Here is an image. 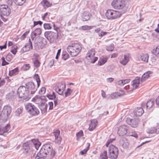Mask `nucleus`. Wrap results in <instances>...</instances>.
I'll return each instance as SVG.
<instances>
[{
	"instance_id": "obj_1",
	"label": "nucleus",
	"mask_w": 159,
	"mask_h": 159,
	"mask_svg": "<svg viewBox=\"0 0 159 159\" xmlns=\"http://www.w3.org/2000/svg\"><path fill=\"white\" fill-rule=\"evenodd\" d=\"M39 153L41 156L47 159H52L54 157L55 152L51 145L46 144L42 147Z\"/></svg>"
},
{
	"instance_id": "obj_2",
	"label": "nucleus",
	"mask_w": 159,
	"mask_h": 159,
	"mask_svg": "<svg viewBox=\"0 0 159 159\" xmlns=\"http://www.w3.org/2000/svg\"><path fill=\"white\" fill-rule=\"evenodd\" d=\"M17 95L20 101L24 102L28 101L32 96L25 86H21L18 88Z\"/></svg>"
},
{
	"instance_id": "obj_3",
	"label": "nucleus",
	"mask_w": 159,
	"mask_h": 159,
	"mask_svg": "<svg viewBox=\"0 0 159 159\" xmlns=\"http://www.w3.org/2000/svg\"><path fill=\"white\" fill-rule=\"evenodd\" d=\"M81 46L78 43H72L69 45L67 48V50L72 57L77 56L81 52Z\"/></svg>"
},
{
	"instance_id": "obj_4",
	"label": "nucleus",
	"mask_w": 159,
	"mask_h": 159,
	"mask_svg": "<svg viewBox=\"0 0 159 159\" xmlns=\"http://www.w3.org/2000/svg\"><path fill=\"white\" fill-rule=\"evenodd\" d=\"M118 154L119 150L113 144H110L108 149L109 158L110 159H116Z\"/></svg>"
},
{
	"instance_id": "obj_5",
	"label": "nucleus",
	"mask_w": 159,
	"mask_h": 159,
	"mask_svg": "<svg viewBox=\"0 0 159 159\" xmlns=\"http://www.w3.org/2000/svg\"><path fill=\"white\" fill-rule=\"evenodd\" d=\"M34 40V45L36 49H42L46 44L45 39L40 36H37Z\"/></svg>"
},
{
	"instance_id": "obj_6",
	"label": "nucleus",
	"mask_w": 159,
	"mask_h": 159,
	"mask_svg": "<svg viewBox=\"0 0 159 159\" xmlns=\"http://www.w3.org/2000/svg\"><path fill=\"white\" fill-rule=\"evenodd\" d=\"M44 35L50 42L52 43L58 38V31L55 30L54 32L46 31L44 33Z\"/></svg>"
},
{
	"instance_id": "obj_7",
	"label": "nucleus",
	"mask_w": 159,
	"mask_h": 159,
	"mask_svg": "<svg viewBox=\"0 0 159 159\" xmlns=\"http://www.w3.org/2000/svg\"><path fill=\"white\" fill-rule=\"evenodd\" d=\"M32 140L24 143L23 144V152L27 156H28L32 153L33 150Z\"/></svg>"
},
{
	"instance_id": "obj_8",
	"label": "nucleus",
	"mask_w": 159,
	"mask_h": 159,
	"mask_svg": "<svg viewBox=\"0 0 159 159\" xmlns=\"http://www.w3.org/2000/svg\"><path fill=\"white\" fill-rule=\"evenodd\" d=\"M27 111L32 116H36L39 114V111L38 109L31 103H28L25 105Z\"/></svg>"
},
{
	"instance_id": "obj_9",
	"label": "nucleus",
	"mask_w": 159,
	"mask_h": 159,
	"mask_svg": "<svg viewBox=\"0 0 159 159\" xmlns=\"http://www.w3.org/2000/svg\"><path fill=\"white\" fill-rule=\"evenodd\" d=\"M107 18L109 20H114L120 17L121 14L119 11L108 10L106 13Z\"/></svg>"
},
{
	"instance_id": "obj_10",
	"label": "nucleus",
	"mask_w": 159,
	"mask_h": 159,
	"mask_svg": "<svg viewBox=\"0 0 159 159\" xmlns=\"http://www.w3.org/2000/svg\"><path fill=\"white\" fill-rule=\"evenodd\" d=\"M111 5L116 9H121L125 7V1L123 0H113Z\"/></svg>"
},
{
	"instance_id": "obj_11",
	"label": "nucleus",
	"mask_w": 159,
	"mask_h": 159,
	"mask_svg": "<svg viewBox=\"0 0 159 159\" xmlns=\"http://www.w3.org/2000/svg\"><path fill=\"white\" fill-rule=\"evenodd\" d=\"M11 10L8 6L5 4L0 5V15L7 16L10 14Z\"/></svg>"
},
{
	"instance_id": "obj_12",
	"label": "nucleus",
	"mask_w": 159,
	"mask_h": 159,
	"mask_svg": "<svg viewBox=\"0 0 159 159\" xmlns=\"http://www.w3.org/2000/svg\"><path fill=\"white\" fill-rule=\"evenodd\" d=\"M12 108L9 105L5 106L2 111L4 119L6 120L9 118L11 112Z\"/></svg>"
},
{
	"instance_id": "obj_13",
	"label": "nucleus",
	"mask_w": 159,
	"mask_h": 159,
	"mask_svg": "<svg viewBox=\"0 0 159 159\" xmlns=\"http://www.w3.org/2000/svg\"><path fill=\"white\" fill-rule=\"evenodd\" d=\"M25 86L32 95L37 90V88L36 87L34 83L33 82L30 81L26 83Z\"/></svg>"
},
{
	"instance_id": "obj_14",
	"label": "nucleus",
	"mask_w": 159,
	"mask_h": 159,
	"mask_svg": "<svg viewBox=\"0 0 159 159\" xmlns=\"http://www.w3.org/2000/svg\"><path fill=\"white\" fill-rule=\"evenodd\" d=\"M139 120L138 119H131L127 118L126 122L127 123L134 128H136L138 126Z\"/></svg>"
},
{
	"instance_id": "obj_15",
	"label": "nucleus",
	"mask_w": 159,
	"mask_h": 159,
	"mask_svg": "<svg viewBox=\"0 0 159 159\" xmlns=\"http://www.w3.org/2000/svg\"><path fill=\"white\" fill-rule=\"evenodd\" d=\"M128 127L125 125L120 126L117 131V134L120 136H123L127 133Z\"/></svg>"
},
{
	"instance_id": "obj_16",
	"label": "nucleus",
	"mask_w": 159,
	"mask_h": 159,
	"mask_svg": "<svg viewBox=\"0 0 159 159\" xmlns=\"http://www.w3.org/2000/svg\"><path fill=\"white\" fill-rule=\"evenodd\" d=\"M32 44L30 39H29L28 43L22 48L21 52H25L29 51L30 49H32Z\"/></svg>"
},
{
	"instance_id": "obj_17",
	"label": "nucleus",
	"mask_w": 159,
	"mask_h": 159,
	"mask_svg": "<svg viewBox=\"0 0 159 159\" xmlns=\"http://www.w3.org/2000/svg\"><path fill=\"white\" fill-rule=\"evenodd\" d=\"M120 144L124 148L126 149L129 147V141L125 138H123L119 141Z\"/></svg>"
},
{
	"instance_id": "obj_18",
	"label": "nucleus",
	"mask_w": 159,
	"mask_h": 159,
	"mask_svg": "<svg viewBox=\"0 0 159 159\" xmlns=\"http://www.w3.org/2000/svg\"><path fill=\"white\" fill-rule=\"evenodd\" d=\"M10 128V125L7 124L5 127H0V135L5 136V133L8 132Z\"/></svg>"
},
{
	"instance_id": "obj_19",
	"label": "nucleus",
	"mask_w": 159,
	"mask_h": 159,
	"mask_svg": "<svg viewBox=\"0 0 159 159\" xmlns=\"http://www.w3.org/2000/svg\"><path fill=\"white\" fill-rule=\"evenodd\" d=\"M42 32L41 30L39 28L36 29L35 30L32 32L31 34V38L33 40L36 36L40 35Z\"/></svg>"
},
{
	"instance_id": "obj_20",
	"label": "nucleus",
	"mask_w": 159,
	"mask_h": 159,
	"mask_svg": "<svg viewBox=\"0 0 159 159\" xmlns=\"http://www.w3.org/2000/svg\"><path fill=\"white\" fill-rule=\"evenodd\" d=\"M134 115L136 116H141L144 113V111L142 107H137L134 111Z\"/></svg>"
},
{
	"instance_id": "obj_21",
	"label": "nucleus",
	"mask_w": 159,
	"mask_h": 159,
	"mask_svg": "<svg viewBox=\"0 0 159 159\" xmlns=\"http://www.w3.org/2000/svg\"><path fill=\"white\" fill-rule=\"evenodd\" d=\"M98 121L96 119H93L91 121L89 129L90 131L94 130L97 125Z\"/></svg>"
},
{
	"instance_id": "obj_22",
	"label": "nucleus",
	"mask_w": 159,
	"mask_h": 159,
	"mask_svg": "<svg viewBox=\"0 0 159 159\" xmlns=\"http://www.w3.org/2000/svg\"><path fill=\"white\" fill-rule=\"evenodd\" d=\"M32 141L33 150L34 148H35L37 150H38L39 147L41 145V143L37 139H32Z\"/></svg>"
},
{
	"instance_id": "obj_23",
	"label": "nucleus",
	"mask_w": 159,
	"mask_h": 159,
	"mask_svg": "<svg viewBox=\"0 0 159 159\" xmlns=\"http://www.w3.org/2000/svg\"><path fill=\"white\" fill-rule=\"evenodd\" d=\"M91 16V14L89 12L85 11L82 16V20L83 21L87 20H89Z\"/></svg>"
},
{
	"instance_id": "obj_24",
	"label": "nucleus",
	"mask_w": 159,
	"mask_h": 159,
	"mask_svg": "<svg viewBox=\"0 0 159 159\" xmlns=\"http://www.w3.org/2000/svg\"><path fill=\"white\" fill-rule=\"evenodd\" d=\"M148 54L141 53L140 55L139 58L142 61L147 62L148 61Z\"/></svg>"
},
{
	"instance_id": "obj_25",
	"label": "nucleus",
	"mask_w": 159,
	"mask_h": 159,
	"mask_svg": "<svg viewBox=\"0 0 159 159\" xmlns=\"http://www.w3.org/2000/svg\"><path fill=\"white\" fill-rule=\"evenodd\" d=\"M147 132L151 134L154 133H156L157 134H158L159 133V127L152 128L148 129Z\"/></svg>"
},
{
	"instance_id": "obj_26",
	"label": "nucleus",
	"mask_w": 159,
	"mask_h": 159,
	"mask_svg": "<svg viewBox=\"0 0 159 159\" xmlns=\"http://www.w3.org/2000/svg\"><path fill=\"white\" fill-rule=\"evenodd\" d=\"M139 83V78L137 77L136 79L132 81V85L134 87L135 89H136L138 87Z\"/></svg>"
},
{
	"instance_id": "obj_27",
	"label": "nucleus",
	"mask_w": 159,
	"mask_h": 159,
	"mask_svg": "<svg viewBox=\"0 0 159 159\" xmlns=\"http://www.w3.org/2000/svg\"><path fill=\"white\" fill-rule=\"evenodd\" d=\"M47 97L49 99L54 100L56 98H57V95L55 92H53L52 94H48L46 95Z\"/></svg>"
},
{
	"instance_id": "obj_28",
	"label": "nucleus",
	"mask_w": 159,
	"mask_h": 159,
	"mask_svg": "<svg viewBox=\"0 0 159 159\" xmlns=\"http://www.w3.org/2000/svg\"><path fill=\"white\" fill-rule=\"evenodd\" d=\"M95 31L98 33L99 36L102 37L105 35L107 32H103L100 28H98L95 30Z\"/></svg>"
},
{
	"instance_id": "obj_29",
	"label": "nucleus",
	"mask_w": 159,
	"mask_h": 159,
	"mask_svg": "<svg viewBox=\"0 0 159 159\" xmlns=\"http://www.w3.org/2000/svg\"><path fill=\"white\" fill-rule=\"evenodd\" d=\"M154 101L152 100H150L146 103V108L148 109H150L152 108L154 104Z\"/></svg>"
},
{
	"instance_id": "obj_30",
	"label": "nucleus",
	"mask_w": 159,
	"mask_h": 159,
	"mask_svg": "<svg viewBox=\"0 0 159 159\" xmlns=\"http://www.w3.org/2000/svg\"><path fill=\"white\" fill-rule=\"evenodd\" d=\"M19 71L18 68L16 67L15 69L9 71V75L10 76H11L14 75H15L17 73H18Z\"/></svg>"
},
{
	"instance_id": "obj_31",
	"label": "nucleus",
	"mask_w": 159,
	"mask_h": 159,
	"mask_svg": "<svg viewBox=\"0 0 159 159\" xmlns=\"http://www.w3.org/2000/svg\"><path fill=\"white\" fill-rule=\"evenodd\" d=\"M107 59L106 57H102L98 61V64L100 66L104 64L107 61Z\"/></svg>"
},
{
	"instance_id": "obj_32",
	"label": "nucleus",
	"mask_w": 159,
	"mask_h": 159,
	"mask_svg": "<svg viewBox=\"0 0 159 159\" xmlns=\"http://www.w3.org/2000/svg\"><path fill=\"white\" fill-rule=\"evenodd\" d=\"M129 57L127 55L124 56V58L120 61V63L124 65H125L128 62L129 60Z\"/></svg>"
},
{
	"instance_id": "obj_33",
	"label": "nucleus",
	"mask_w": 159,
	"mask_h": 159,
	"mask_svg": "<svg viewBox=\"0 0 159 159\" xmlns=\"http://www.w3.org/2000/svg\"><path fill=\"white\" fill-rule=\"evenodd\" d=\"M87 60L91 63H94L97 60L98 58L97 57H94V56H92V57H86Z\"/></svg>"
},
{
	"instance_id": "obj_34",
	"label": "nucleus",
	"mask_w": 159,
	"mask_h": 159,
	"mask_svg": "<svg viewBox=\"0 0 159 159\" xmlns=\"http://www.w3.org/2000/svg\"><path fill=\"white\" fill-rule=\"evenodd\" d=\"M100 158L102 159H106L109 158L108 155H107V151H105L101 153L100 155Z\"/></svg>"
},
{
	"instance_id": "obj_35",
	"label": "nucleus",
	"mask_w": 159,
	"mask_h": 159,
	"mask_svg": "<svg viewBox=\"0 0 159 159\" xmlns=\"http://www.w3.org/2000/svg\"><path fill=\"white\" fill-rule=\"evenodd\" d=\"M95 55V50L94 49H92L89 51L87 54L86 57H89L93 56Z\"/></svg>"
},
{
	"instance_id": "obj_36",
	"label": "nucleus",
	"mask_w": 159,
	"mask_h": 159,
	"mask_svg": "<svg viewBox=\"0 0 159 159\" xmlns=\"http://www.w3.org/2000/svg\"><path fill=\"white\" fill-rule=\"evenodd\" d=\"M32 61L34 66L36 68H38L40 65V63L37 58L33 59Z\"/></svg>"
},
{
	"instance_id": "obj_37",
	"label": "nucleus",
	"mask_w": 159,
	"mask_h": 159,
	"mask_svg": "<svg viewBox=\"0 0 159 159\" xmlns=\"http://www.w3.org/2000/svg\"><path fill=\"white\" fill-rule=\"evenodd\" d=\"M152 52L156 56L159 57V46H157L155 49H153L152 51Z\"/></svg>"
},
{
	"instance_id": "obj_38",
	"label": "nucleus",
	"mask_w": 159,
	"mask_h": 159,
	"mask_svg": "<svg viewBox=\"0 0 159 159\" xmlns=\"http://www.w3.org/2000/svg\"><path fill=\"white\" fill-rule=\"evenodd\" d=\"M14 1L17 5L21 6L25 3V0H14Z\"/></svg>"
},
{
	"instance_id": "obj_39",
	"label": "nucleus",
	"mask_w": 159,
	"mask_h": 159,
	"mask_svg": "<svg viewBox=\"0 0 159 159\" xmlns=\"http://www.w3.org/2000/svg\"><path fill=\"white\" fill-rule=\"evenodd\" d=\"M87 144L88 146L87 148L85 149H84L83 150L81 151L80 152V153L81 155H83L86 154L88 151L89 150L90 146V144L89 143H88Z\"/></svg>"
},
{
	"instance_id": "obj_40",
	"label": "nucleus",
	"mask_w": 159,
	"mask_h": 159,
	"mask_svg": "<svg viewBox=\"0 0 159 159\" xmlns=\"http://www.w3.org/2000/svg\"><path fill=\"white\" fill-rule=\"evenodd\" d=\"M69 55L66 51L63 52L62 55V58L64 60H66L68 58Z\"/></svg>"
},
{
	"instance_id": "obj_41",
	"label": "nucleus",
	"mask_w": 159,
	"mask_h": 159,
	"mask_svg": "<svg viewBox=\"0 0 159 159\" xmlns=\"http://www.w3.org/2000/svg\"><path fill=\"white\" fill-rule=\"evenodd\" d=\"M34 78L35 79L38 86H39L40 82V80L39 75L38 74H35L34 76Z\"/></svg>"
},
{
	"instance_id": "obj_42",
	"label": "nucleus",
	"mask_w": 159,
	"mask_h": 159,
	"mask_svg": "<svg viewBox=\"0 0 159 159\" xmlns=\"http://www.w3.org/2000/svg\"><path fill=\"white\" fill-rule=\"evenodd\" d=\"M52 25L51 23H44L43 24V27L44 29L45 30L48 29L49 30L51 29L52 28Z\"/></svg>"
},
{
	"instance_id": "obj_43",
	"label": "nucleus",
	"mask_w": 159,
	"mask_h": 159,
	"mask_svg": "<svg viewBox=\"0 0 159 159\" xmlns=\"http://www.w3.org/2000/svg\"><path fill=\"white\" fill-rule=\"evenodd\" d=\"M94 26H89L88 25H84L83 26L81 27L82 29L83 30H89L92 29L94 27H95Z\"/></svg>"
},
{
	"instance_id": "obj_44",
	"label": "nucleus",
	"mask_w": 159,
	"mask_h": 159,
	"mask_svg": "<svg viewBox=\"0 0 159 159\" xmlns=\"http://www.w3.org/2000/svg\"><path fill=\"white\" fill-rule=\"evenodd\" d=\"M107 50L109 51H112L114 49V45L113 43H111L108 46H107L106 47V48Z\"/></svg>"
},
{
	"instance_id": "obj_45",
	"label": "nucleus",
	"mask_w": 159,
	"mask_h": 159,
	"mask_svg": "<svg viewBox=\"0 0 159 159\" xmlns=\"http://www.w3.org/2000/svg\"><path fill=\"white\" fill-rule=\"evenodd\" d=\"M29 64H26L24 65L22 67V69L24 70H28L30 67Z\"/></svg>"
},
{
	"instance_id": "obj_46",
	"label": "nucleus",
	"mask_w": 159,
	"mask_h": 159,
	"mask_svg": "<svg viewBox=\"0 0 159 159\" xmlns=\"http://www.w3.org/2000/svg\"><path fill=\"white\" fill-rule=\"evenodd\" d=\"M43 24V22L39 20L38 21H34V25L32 26V27H34L35 26L39 25L41 26Z\"/></svg>"
},
{
	"instance_id": "obj_47",
	"label": "nucleus",
	"mask_w": 159,
	"mask_h": 159,
	"mask_svg": "<svg viewBox=\"0 0 159 159\" xmlns=\"http://www.w3.org/2000/svg\"><path fill=\"white\" fill-rule=\"evenodd\" d=\"M83 135V133L82 130H81L79 132H78L76 134V135L77 137V139H78L80 137L82 136Z\"/></svg>"
},
{
	"instance_id": "obj_48",
	"label": "nucleus",
	"mask_w": 159,
	"mask_h": 159,
	"mask_svg": "<svg viewBox=\"0 0 159 159\" xmlns=\"http://www.w3.org/2000/svg\"><path fill=\"white\" fill-rule=\"evenodd\" d=\"M152 73V71H148L145 73H144L143 75V77L145 78L146 79H147L149 77V75L150 74H151Z\"/></svg>"
},
{
	"instance_id": "obj_49",
	"label": "nucleus",
	"mask_w": 159,
	"mask_h": 159,
	"mask_svg": "<svg viewBox=\"0 0 159 159\" xmlns=\"http://www.w3.org/2000/svg\"><path fill=\"white\" fill-rule=\"evenodd\" d=\"M43 2L44 6H46L47 7H49L52 5V4L50 3L49 1L47 0H44Z\"/></svg>"
},
{
	"instance_id": "obj_50",
	"label": "nucleus",
	"mask_w": 159,
	"mask_h": 159,
	"mask_svg": "<svg viewBox=\"0 0 159 159\" xmlns=\"http://www.w3.org/2000/svg\"><path fill=\"white\" fill-rule=\"evenodd\" d=\"M72 91V90L69 88H68L66 91L65 93V97H66L70 95Z\"/></svg>"
},
{
	"instance_id": "obj_51",
	"label": "nucleus",
	"mask_w": 159,
	"mask_h": 159,
	"mask_svg": "<svg viewBox=\"0 0 159 159\" xmlns=\"http://www.w3.org/2000/svg\"><path fill=\"white\" fill-rule=\"evenodd\" d=\"M55 90L60 95H62L63 90H62L61 89L59 88L58 87L56 88Z\"/></svg>"
},
{
	"instance_id": "obj_52",
	"label": "nucleus",
	"mask_w": 159,
	"mask_h": 159,
	"mask_svg": "<svg viewBox=\"0 0 159 159\" xmlns=\"http://www.w3.org/2000/svg\"><path fill=\"white\" fill-rule=\"evenodd\" d=\"M22 109L20 108H18L16 111V115L17 116H19L22 113Z\"/></svg>"
},
{
	"instance_id": "obj_53",
	"label": "nucleus",
	"mask_w": 159,
	"mask_h": 159,
	"mask_svg": "<svg viewBox=\"0 0 159 159\" xmlns=\"http://www.w3.org/2000/svg\"><path fill=\"white\" fill-rule=\"evenodd\" d=\"M30 30H28L26 31L20 37V39L21 40L24 39L27 35L29 33Z\"/></svg>"
},
{
	"instance_id": "obj_54",
	"label": "nucleus",
	"mask_w": 159,
	"mask_h": 159,
	"mask_svg": "<svg viewBox=\"0 0 159 159\" xmlns=\"http://www.w3.org/2000/svg\"><path fill=\"white\" fill-rule=\"evenodd\" d=\"M61 140L62 138L61 137L55 138V143L57 144H60L61 142Z\"/></svg>"
},
{
	"instance_id": "obj_55",
	"label": "nucleus",
	"mask_w": 159,
	"mask_h": 159,
	"mask_svg": "<svg viewBox=\"0 0 159 159\" xmlns=\"http://www.w3.org/2000/svg\"><path fill=\"white\" fill-rule=\"evenodd\" d=\"M119 97L117 93H112L111 94V97L112 99H114L117 98Z\"/></svg>"
},
{
	"instance_id": "obj_56",
	"label": "nucleus",
	"mask_w": 159,
	"mask_h": 159,
	"mask_svg": "<svg viewBox=\"0 0 159 159\" xmlns=\"http://www.w3.org/2000/svg\"><path fill=\"white\" fill-rule=\"evenodd\" d=\"M1 59L2 60V66H5V65H7L9 64V63L5 61V58L4 57H2V58Z\"/></svg>"
},
{
	"instance_id": "obj_57",
	"label": "nucleus",
	"mask_w": 159,
	"mask_h": 159,
	"mask_svg": "<svg viewBox=\"0 0 159 159\" xmlns=\"http://www.w3.org/2000/svg\"><path fill=\"white\" fill-rule=\"evenodd\" d=\"M6 60L8 61H10L11 60L12 57L11 54L10 53H8L6 57Z\"/></svg>"
},
{
	"instance_id": "obj_58",
	"label": "nucleus",
	"mask_w": 159,
	"mask_h": 159,
	"mask_svg": "<svg viewBox=\"0 0 159 159\" xmlns=\"http://www.w3.org/2000/svg\"><path fill=\"white\" fill-rule=\"evenodd\" d=\"M60 134V131L59 130H56L54 132V135L55 138L60 137L59 136Z\"/></svg>"
},
{
	"instance_id": "obj_59",
	"label": "nucleus",
	"mask_w": 159,
	"mask_h": 159,
	"mask_svg": "<svg viewBox=\"0 0 159 159\" xmlns=\"http://www.w3.org/2000/svg\"><path fill=\"white\" fill-rule=\"evenodd\" d=\"M46 91V89L45 87H42L39 91V93L41 94H44Z\"/></svg>"
},
{
	"instance_id": "obj_60",
	"label": "nucleus",
	"mask_w": 159,
	"mask_h": 159,
	"mask_svg": "<svg viewBox=\"0 0 159 159\" xmlns=\"http://www.w3.org/2000/svg\"><path fill=\"white\" fill-rule=\"evenodd\" d=\"M48 107V105L47 104L44 105L43 107V109H41V110L42 112H46L47 111V109Z\"/></svg>"
},
{
	"instance_id": "obj_61",
	"label": "nucleus",
	"mask_w": 159,
	"mask_h": 159,
	"mask_svg": "<svg viewBox=\"0 0 159 159\" xmlns=\"http://www.w3.org/2000/svg\"><path fill=\"white\" fill-rule=\"evenodd\" d=\"M117 93L119 97L124 95L125 93L124 91L121 90H120L119 92Z\"/></svg>"
},
{
	"instance_id": "obj_62",
	"label": "nucleus",
	"mask_w": 159,
	"mask_h": 159,
	"mask_svg": "<svg viewBox=\"0 0 159 159\" xmlns=\"http://www.w3.org/2000/svg\"><path fill=\"white\" fill-rule=\"evenodd\" d=\"M48 105L49 106V109L52 110L53 108V103L52 102H48Z\"/></svg>"
},
{
	"instance_id": "obj_63",
	"label": "nucleus",
	"mask_w": 159,
	"mask_h": 159,
	"mask_svg": "<svg viewBox=\"0 0 159 159\" xmlns=\"http://www.w3.org/2000/svg\"><path fill=\"white\" fill-rule=\"evenodd\" d=\"M61 52V49H60L59 50H58L57 53V55H56V57H55L56 59H58V58L59 57V56L60 55Z\"/></svg>"
},
{
	"instance_id": "obj_64",
	"label": "nucleus",
	"mask_w": 159,
	"mask_h": 159,
	"mask_svg": "<svg viewBox=\"0 0 159 159\" xmlns=\"http://www.w3.org/2000/svg\"><path fill=\"white\" fill-rule=\"evenodd\" d=\"M54 63V60H50L49 63V65L51 67L53 66Z\"/></svg>"
}]
</instances>
